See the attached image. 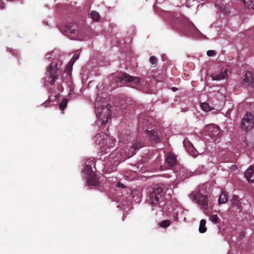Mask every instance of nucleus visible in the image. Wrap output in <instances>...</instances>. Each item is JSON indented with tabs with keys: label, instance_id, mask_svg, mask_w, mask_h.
Instances as JSON below:
<instances>
[{
	"label": "nucleus",
	"instance_id": "1",
	"mask_svg": "<svg viewBox=\"0 0 254 254\" xmlns=\"http://www.w3.org/2000/svg\"><path fill=\"white\" fill-rule=\"evenodd\" d=\"M169 22L174 29L185 35L192 36L198 39L206 38L205 35L201 33L186 17L180 13H173L170 18Z\"/></svg>",
	"mask_w": 254,
	"mask_h": 254
},
{
	"label": "nucleus",
	"instance_id": "2",
	"mask_svg": "<svg viewBox=\"0 0 254 254\" xmlns=\"http://www.w3.org/2000/svg\"><path fill=\"white\" fill-rule=\"evenodd\" d=\"M61 57L62 54L59 50H55L46 54V59L51 63L47 67L45 85H53L58 78L63 64Z\"/></svg>",
	"mask_w": 254,
	"mask_h": 254
},
{
	"label": "nucleus",
	"instance_id": "3",
	"mask_svg": "<svg viewBox=\"0 0 254 254\" xmlns=\"http://www.w3.org/2000/svg\"><path fill=\"white\" fill-rule=\"evenodd\" d=\"M165 190L163 185L154 188L149 195L148 202L151 205V210L164 213L170 212V208L165 199Z\"/></svg>",
	"mask_w": 254,
	"mask_h": 254
},
{
	"label": "nucleus",
	"instance_id": "4",
	"mask_svg": "<svg viewBox=\"0 0 254 254\" xmlns=\"http://www.w3.org/2000/svg\"><path fill=\"white\" fill-rule=\"evenodd\" d=\"M95 113L97 119V124L104 125L107 123L111 116L110 106L105 98L98 96L95 102Z\"/></svg>",
	"mask_w": 254,
	"mask_h": 254
},
{
	"label": "nucleus",
	"instance_id": "5",
	"mask_svg": "<svg viewBox=\"0 0 254 254\" xmlns=\"http://www.w3.org/2000/svg\"><path fill=\"white\" fill-rule=\"evenodd\" d=\"M92 166H93V167L95 166L94 160L88 159L86 161L85 166L82 171L83 179L90 188L99 186L98 179Z\"/></svg>",
	"mask_w": 254,
	"mask_h": 254
},
{
	"label": "nucleus",
	"instance_id": "6",
	"mask_svg": "<svg viewBox=\"0 0 254 254\" xmlns=\"http://www.w3.org/2000/svg\"><path fill=\"white\" fill-rule=\"evenodd\" d=\"M94 140L96 143L100 146L102 151L105 153H107V150L112 147L115 144L113 137L104 133L97 134L94 137Z\"/></svg>",
	"mask_w": 254,
	"mask_h": 254
},
{
	"label": "nucleus",
	"instance_id": "7",
	"mask_svg": "<svg viewBox=\"0 0 254 254\" xmlns=\"http://www.w3.org/2000/svg\"><path fill=\"white\" fill-rule=\"evenodd\" d=\"M116 82L120 86L125 85V84H127V86L129 87L135 88L139 84L142 83L143 80H141L138 77H134L124 73L121 76L118 77Z\"/></svg>",
	"mask_w": 254,
	"mask_h": 254
},
{
	"label": "nucleus",
	"instance_id": "8",
	"mask_svg": "<svg viewBox=\"0 0 254 254\" xmlns=\"http://www.w3.org/2000/svg\"><path fill=\"white\" fill-rule=\"evenodd\" d=\"M122 160L121 154L119 153L118 150H116L111 153L108 158L106 159L105 166L106 167L111 169V171H114Z\"/></svg>",
	"mask_w": 254,
	"mask_h": 254
},
{
	"label": "nucleus",
	"instance_id": "9",
	"mask_svg": "<svg viewBox=\"0 0 254 254\" xmlns=\"http://www.w3.org/2000/svg\"><path fill=\"white\" fill-rule=\"evenodd\" d=\"M192 199L195 202H197L201 206L202 209L204 210V213L207 209V197L203 194L200 190L194 191L191 193Z\"/></svg>",
	"mask_w": 254,
	"mask_h": 254
},
{
	"label": "nucleus",
	"instance_id": "10",
	"mask_svg": "<svg viewBox=\"0 0 254 254\" xmlns=\"http://www.w3.org/2000/svg\"><path fill=\"white\" fill-rule=\"evenodd\" d=\"M78 55H74L68 64L64 67L63 71V77L64 80H66V82H70L71 78V71L72 66L74 62L78 59Z\"/></svg>",
	"mask_w": 254,
	"mask_h": 254
},
{
	"label": "nucleus",
	"instance_id": "11",
	"mask_svg": "<svg viewBox=\"0 0 254 254\" xmlns=\"http://www.w3.org/2000/svg\"><path fill=\"white\" fill-rule=\"evenodd\" d=\"M205 131L207 132V134L210 136L214 141L220 137L221 130L215 125L210 124L205 126L204 128Z\"/></svg>",
	"mask_w": 254,
	"mask_h": 254
},
{
	"label": "nucleus",
	"instance_id": "12",
	"mask_svg": "<svg viewBox=\"0 0 254 254\" xmlns=\"http://www.w3.org/2000/svg\"><path fill=\"white\" fill-rule=\"evenodd\" d=\"M78 29L77 25L74 23H69L65 24L63 27L60 28L61 32L64 34L66 35L67 36H68V34H75L76 33L77 35L78 32L77 31ZM77 38L80 40H82L81 38H80L78 35L76 36Z\"/></svg>",
	"mask_w": 254,
	"mask_h": 254
},
{
	"label": "nucleus",
	"instance_id": "13",
	"mask_svg": "<svg viewBox=\"0 0 254 254\" xmlns=\"http://www.w3.org/2000/svg\"><path fill=\"white\" fill-rule=\"evenodd\" d=\"M185 211L186 210L182 207L181 204L175 203L173 204L171 214L173 217L174 220L176 221H178L179 217L180 218L183 217L184 221H185L186 218L183 217Z\"/></svg>",
	"mask_w": 254,
	"mask_h": 254
},
{
	"label": "nucleus",
	"instance_id": "14",
	"mask_svg": "<svg viewBox=\"0 0 254 254\" xmlns=\"http://www.w3.org/2000/svg\"><path fill=\"white\" fill-rule=\"evenodd\" d=\"M142 147V144L138 140L134 141L131 145L128 146L125 150L127 157L129 158L134 155L136 152Z\"/></svg>",
	"mask_w": 254,
	"mask_h": 254
},
{
	"label": "nucleus",
	"instance_id": "15",
	"mask_svg": "<svg viewBox=\"0 0 254 254\" xmlns=\"http://www.w3.org/2000/svg\"><path fill=\"white\" fill-rule=\"evenodd\" d=\"M254 121L253 116L250 113H247L243 117L241 123L242 127L244 128L246 131L253 127Z\"/></svg>",
	"mask_w": 254,
	"mask_h": 254
},
{
	"label": "nucleus",
	"instance_id": "16",
	"mask_svg": "<svg viewBox=\"0 0 254 254\" xmlns=\"http://www.w3.org/2000/svg\"><path fill=\"white\" fill-rule=\"evenodd\" d=\"M174 172L176 174V177L179 180H184L188 178L187 170L179 165L174 169Z\"/></svg>",
	"mask_w": 254,
	"mask_h": 254
},
{
	"label": "nucleus",
	"instance_id": "17",
	"mask_svg": "<svg viewBox=\"0 0 254 254\" xmlns=\"http://www.w3.org/2000/svg\"><path fill=\"white\" fill-rule=\"evenodd\" d=\"M146 133L147 137L149 138L152 143H157L160 141L159 135L157 130L146 129Z\"/></svg>",
	"mask_w": 254,
	"mask_h": 254
},
{
	"label": "nucleus",
	"instance_id": "18",
	"mask_svg": "<svg viewBox=\"0 0 254 254\" xmlns=\"http://www.w3.org/2000/svg\"><path fill=\"white\" fill-rule=\"evenodd\" d=\"M184 145L188 152L192 156L196 157L198 153L197 151L193 147L192 144L187 139L184 141Z\"/></svg>",
	"mask_w": 254,
	"mask_h": 254
},
{
	"label": "nucleus",
	"instance_id": "19",
	"mask_svg": "<svg viewBox=\"0 0 254 254\" xmlns=\"http://www.w3.org/2000/svg\"><path fill=\"white\" fill-rule=\"evenodd\" d=\"M228 75V70L227 68L222 69L217 73H214L211 75L212 80H220L226 78Z\"/></svg>",
	"mask_w": 254,
	"mask_h": 254
},
{
	"label": "nucleus",
	"instance_id": "20",
	"mask_svg": "<svg viewBox=\"0 0 254 254\" xmlns=\"http://www.w3.org/2000/svg\"><path fill=\"white\" fill-rule=\"evenodd\" d=\"M245 177L250 182H254V166L251 165L245 171Z\"/></svg>",
	"mask_w": 254,
	"mask_h": 254
},
{
	"label": "nucleus",
	"instance_id": "21",
	"mask_svg": "<svg viewBox=\"0 0 254 254\" xmlns=\"http://www.w3.org/2000/svg\"><path fill=\"white\" fill-rule=\"evenodd\" d=\"M177 159L174 154L168 152L166 154V162L171 167L177 164Z\"/></svg>",
	"mask_w": 254,
	"mask_h": 254
},
{
	"label": "nucleus",
	"instance_id": "22",
	"mask_svg": "<svg viewBox=\"0 0 254 254\" xmlns=\"http://www.w3.org/2000/svg\"><path fill=\"white\" fill-rule=\"evenodd\" d=\"M243 84L245 86L249 85L253 82V78L250 72H248L245 74V77L243 79Z\"/></svg>",
	"mask_w": 254,
	"mask_h": 254
},
{
	"label": "nucleus",
	"instance_id": "23",
	"mask_svg": "<svg viewBox=\"0 0 254 254\" xmlns=\"http://www.w3.org/2000/svg\"><path fill=\"white\" fill-rule=\"evenodd\" d=\"M228 200L227 195L225 192L222 191L218 199V203L222 204L225 203Z\"/></svg>",
	"mask_w": 254,
	"mask_h": 254
},
{
	"label": "nucleus",
	"instance_id": "24",
	"mask_svg": "<svg viewBox=\"0 0 254 254\" xmlns=\"http://www.w3.org/2000/svg\"><path fill=\"white\" fill-rule=\"evenodd\" d=\"M206 220L205 219H201L199 223L198 230L201 233H205L206 231L207 228L205 226Z\"/></svg>",
	"mask_w": 254,
	"mask_h": 254
},
{
	"label": "nucleus",
	"instance_id": "25",
	"mask_svg": "<svg viewBox=\"0 0 254 254\" xmlns=\"http://www.w3.org/2000/svg\"><path fill=\"white\" fill-rule=\"evenodd\" d=\"M90 17L95 22H98L100 19L99 13L96 11H91L90 13Z\"/></svg>",
	"mask_w": 254,
	"mask_h": 254
},
{
	"label": "nucleus",
	"instance_id": "26",
	"mask_svg": "<svg viewBox=\"0 0 254 254\" xmlns=\"http://www.w3.org/2000/svg\"><path fill=\"white\" fill-rule=\"evenodd\" d=\"M243 1L249 9L254 10V0H243Z\"/></svg>",
	"mask_w": 254,
	"mask_h": 254
},
{
	"label": "nucleus",
	"instance_id": "27",
	"mask_svg": "<svg viewBox=\"0 0 254 254\" xmlns=\"http://www.w3.org/2000/svg\"><path fill=\"white\" fill-rule=\"evenodd\" d=\"M200 107L201 109L205 112H208L212 109L208 103L206 102L202 103L201 104Z\"/></svg>",
	"mask_w": 254,
	"mask_h": 254
},
{
	"label": "nucleus",
	"instance_id": "28",
	"mask_svg": "<svg viewBox=\"0 0 254 254\" xmlns=\"http://www.w3.org/2000/svg\"><path fill=\"white\" fill-rule=\"evenodd\" d=\"M67 102V99H63L62 102L59 104V108L62 111H63L66 107Z\"/></svg>",
	"mask_w": 254,
	"mask_h": 254
},
{
	"label": "nucleus",
	"instance_id": "29",
	"mask_svg": "<svg viewBox=\"0 0 254 254\" xmlns=\"http://www.w3.org/2000/svg\"><path fill=\"white\" fill-rule=\"evenodd\" d=\"M170 220H164L163 221H162V222H161L159 225L160 226V227H162V228H166V227H167L168 226H169L170 225Z\"/></svg>",
	"mask_w": 254,
	"mask_h": 254
},
{
	"label": "nucleus",
	"instance_id": "30",
	"mask_svg": "<svg viewBox=\"0 0 254 254\" xmlns=\"http://www.w3.org/2000/svg\"><path fill=\"white\" fill-rule=\"evenodd\" d=\"M219 218L216 214H213L210 216L209 220L214 224H216L218 221Z\"/></svg>",
	"mask_w": 254,
	"mask_h": 254
},
{
	"label": "nucleus",
	"instance_id": "31",
	"mask_svg": "<svg viewBox=\"0 0 254 254\" xmlns=\"http://www.w3.org/2000/svg\"><path fill=\"white\" fill-rule=\"evenodd\" d=\"M215 6L216 7H218L221 11L224 12V13L227 12V11L226 10L224 6L221 5H219L216 2L215 3Z\"/></svg>",
	"mask_w": 254,
	"mask_h": 254
},
{
	"label": "nucleus",
	"instance_id": "32",
	"mask_svg": "<svg viewBox=\"0 0 254 254\" xmlns=\"http://www.w3.org/2000/svg\"><path fill=\"white\" fill-rule=\"evenodd\" d=\"M7 51L10 53H11L13 55L16 56L18 55V51L16 50H14L11 48H7Z\"/></svg>",
	"mask_w": 254,
	"mask_h": 254
},
{
	"label": "nucleus",
	"instance_id": "33",
	"mask_svg": "<svg viewBox=\"0 0 254 254\" xmlns=\"http://www.w3.org/2000/svg\"><path fill=\"white\" fill-rule=\"evenodd\" d=\"M149 62L152 64H156L157 63L156 58L154 56H151L149 58Z\"/></svg>",
	"mask_w": 254,
	"mask_h": 254
},
{
	"label": "nucleus",
	"instance_id": "34",
	"mask_svg": "<svg viewBox=\"0 0 254 254\" xmlns=\"http://www.w3.org/2000/svg\"><path fill=\"white\" fill-rule=\"evenodd\" d=\"M207 55L208 57H212L215 55V52L213 50H208L207 51Z\"/></svg>",
	"mask_w": 254,
	"mask_h": 254
},
{
	"label": "nucleus",
	"instance_id": "35",
	"mask_svg": "<svg viewBox=\"0 0 254 254\" xmlns=\"http://www.w3.org/2000/svg\"><path fill=\"white\" fill-rule=\"evenodd\" d=\"M117 187L119 188H124L125 187V185L121 183H118Z\"/></svg>",
	"mask_w": 254,
	"mask_h": 254
},
{
	"label": "nucleus",
	"instance_id": "36",
	"mask_svg": "<svg viewBox=\"0 0 254 254\" xmlns=\"http://www.w3.org/2000/svg\"><path fill=\"white\" fill-rule=\"evenodd\" d=\"M204 172H205V171H204V170L199 171V170H198L196 171L195 174V175H197V174H199L203 173H204Z\"/></svg>",
	"mask_w": 254,
	"mask_h": 254
},
{
	"label": "nucleus",
	"instance_id": "37",
	"mask_svg": "<svg viewBox=\"0 0 254 254\" xmlns=\"http://www.w3.org/2000/svg\"><path fill=\"white\" fill-rule=\"evenodd\" d=\"M245 236V233L242 232L239 235V238L242 239Z\"/></svg>",
	"mask_w": 254,
	"mask_h": 254
},
{
	"label": "nucleus",
	"instance_id": "38",
	"mask_svg": "<svg viewBox=\"0 0 254 254\" xmlns=\"http://www.w3.org/2000/svg\"><path fill=\"white\" fill-rule=\"evenodd\" d=\"M3 5V2L1 0H0V7H2Z\"/></svg>",
	"mask_w": 254,
	"mask_h": 254
},
{
	"label": "nucleus",
	"instance_id": "39",
	"mask_svg": "<svg viewBox=\"0 0 254 254\" xmlns=\"http://www.w3.org/2000/svg\"><path fill=\"white\" fill-rule=\"evenodd\" d=\"M172 89L173 91H176L177 90V88L176 87H173L172 88Z\"/></svg>",
	"mask_w": 254,
	"mask_h": 254
},
{
	"label": "nucleus",
	"instance_id": "40",
	"mask_svg": "<svg viewBox=\"0 0 254 254\" xmlns=\"http://www.w3.org/2000/svg\"><path fill=\"white\" fill-rule=\"evenodd\" d=\"M4 4H3V5H2V7H0V9H2L4 8Z\"/></svg>",
	"mask_w": 254,
	"mask_h": 254
},
{
	"label": "nucleus",
	"instance_id": "41",
	"mask_svg": "<svg viewBox=\"0 0 254 254\" xmlns=\"http://www.w3.org/2000/svg\"><path fill=\"white\" fill-rule=\"evenodd\" d=\"M59 96V95L58 94V95H57L56 96V98H58Z\"/></svg>",
	"mask_w": 254,
	"mask_h": 254
},
{
	"label": "nucleus",
	"instance_id": "42",
	"mask_svg": "<svg viewBox=\"0 0 254 254\" xmlns=\"http://www.w3.org/2000/svg\"><path fill=\"white\" fill-rule=\"evenodd\" d=\"M69 38L70 39H73V38H71V37H69Z\"/></svg>",
	"mask_w": 254,
	"mask_h": 254
},
{
	"label": "nucleus",
	"instance_id": "43",
	"mask_svg": "<svg viewBox=\"0 0 254 254\" xmlns=\"http://www.w3.org/2000/svg\"><path fill=\"white\" fill-rule=\"evenodd\" d=\"M236 197V195H234V198H235Z\"/></svg>",
	"mask_w": 254,
	"mask_h": 254
}]
</instances>
